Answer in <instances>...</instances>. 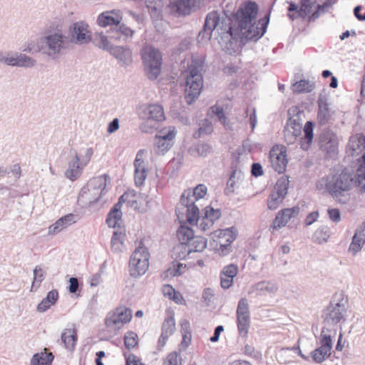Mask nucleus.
I'll use <instances>...</instances> for the list:
<instances>
[{
  "mask_svg": "<svg viewBox=\"0 0 365 365\" xmlns=\"http://www.w3.org/2000/svg\"><path fill=\"white\" fill-rule=\"evenodd\" d=\"M71 39V46L87 44L91 41V34L88 24L83 21L73 23L68 28V36Z\"/></svg>",
  "mask_w": 365,
  "mask_h": 365,
  "instance_id": "12",
  "label": "nucleus"
},
{
  "mask_svg": "<svg viewBox=\"0 0 365 365\" xmlns=\"http://www.w3.org/2000/svg\"><path fill=\"white\" fill-rule=\"evenodd\" d=\"M109 53L123 67H127L133 62L132 51L128 46H113Z\"/></svg>",
  "mask_w": 365,
  "mask_h": 365,
  "instance_id": "24",
  "label": "nucleus"
},
{
  "mask_svg": "<svg viewBox=\"0 0 365 365\" xmlns=\"http://www.w3.org/2000/svg\"><path fill=\"white\" fill-rule=\"evenodd\" d=\"M289 179L287 176L281 177L267 199V207L274 210L279 207L287 194Z\"/></svg>",
  "mask_w": 365,
  "mask_h": 365,
  "instance_id": "14",
  "label": "nucleus"
},
{
  "mask_svg": "<svg viewBox=\"0 0 365 365\" xmlns=\"http://www.w3.org/2000/svg\"><path fill=\"white\" fill-rule=\"evenodd\" d=\"M221 216V212L219 209H214L211 207L205 208V217L210 219L213 223Z\"/></svg>",
  "mask_w": 365,
  "mask_h": 365,
  "instance_id": "54",
  "label": "nucleus"
},
{
  "mask_svg": "<svg viewBox=\"0 0 365 365\" xmlns=\"http://www.w3.org/2000/svg\"><path fill=\"white\" fill-rule=\"evenodd\" d=\"M236 314L237 317L250 315L248 301L246 298H242L238 302Z\"/></svg>",
  "mask_w": 365,
  "mask_h": 365,
  "instance_id": "51",
  "label": "nucleus"
},
{
  "mask_svg": "<svg viewBox=\"0 0 365 365\" xmlns=\"http://www.w3.org/2000/svg\"><path fill=\"white\" fill-rule=\"evenodd\" d=\"M131 318L132 311L130 309L119 307L107 315L105 324L108 328L120 329L122 325L129 322Z\"/></svg>",
  "mask_w": 365,
  "mask_h": 365,
  "instance_id": "15",
  "label": "nucleus"
},
{
  "mask_svg": "<svg viewBox=\"0 0 365 365\" xmlns=\"http://www.w3.org/2000/svg\"><path fill=\"white\" fill-rule=\"evenodd\" d=\"M336 3V0H326L322 5L317 6V10L309 16L310 21H314L318 19L321 13L326 12L329 8Z\"/></svg>",
  "mask_w": 365,
  "mask_h": 365,
  "instance_id": "44",
  "label": "nucleus"
},
{
  "mask_svg": "<svg viewBox=\"0 0 365 365\" xmlns=\"http://www.w3.org/2000/svg\"><path fill=\"white\" fill-rule=\"evenodd\" d=\"M175 329V323L173 317H169L165 319L162 325V333L170 336Z\"/></svg>",
  "mask_w": 365,
  "mask_h": 365,
  "instance_id": "47",
  "label": "nucleus"
},
{
  "mask_svg": "<svg viewBox=\"0 0 365 365\" xmlns=\"http://www.w3.org/2000/svg\"><path fill=\"white\" fill-rule=\"evenodd\" d=\"M187 245L192 252H202L207 247V240L205 237L194 235Z\"/></svg>",
  "mask_w": 365,
  "mask_h": 365,
  "instance_id": "39",
  "label": "nucleus"
},
{
  "mask_svg": "<svg viewBox=\"0 0 365 365\" xmlns=\"http://www.w3.org/2000/svg\"><path fill=\"white\" fill-rule=\"evenodd\" d=\"M207 193V187L204 184H199L193 190H185L180 197L181 209L185 210L182 213L186 214V219L189 223H192L198 220L200 211L195 205V201L202 199ZM178 209H180L178 207Z\"/></svg>",
  "mask_w": 365,
  "mask_h": 365,
  "instance_id": "5",
  "label": "nucleus"
},
{
  "mask_svg": "<svg viewBox=\"0 0 365 365\" xmlns=\"http://www.w3.org/2000/svg\"><path fill=\"white\" fill-rule=\"evenodd\" d=\"M320 346L314 349L310 353V357L313 361L317 364H322L327 360L331 355L333 347L332 337L331 331L323 327L319 336Z\"/></svg>",
  "mask_w": 365,
  "mask_h": 365,
  "instance_id": "10",
  "label": "nucleus"
},
{
  "mask_svg": "<svg viewBox=\"0 0 365 365\" xmlns=\"http://www.w3.org/2000/svg\"><path fill=\"white\" fill-rule=\"evenodd\" d=\"M258 11L259 6L256 2L247 1L242 3L235 12L222 10L208 13L203 29L197 37V42L207 43L210 40L215 29L219 34H228L235 40L257 41L266 32L270 17L269 12L263 18L257 20Z\"/></svg>",
  "mask_w": 365,
  "mask_h": 365,
  "instance_id": "1",
  "label": "nucleus"
},
{
  "mask_svg": "<svg viewBox=\"0 0 365 365\" xmlns=\"http://www.w3.org/2000/svg\"><path fill=\"white\" fill-rule=\"evenodd\" d=\"M77 222V216L73 213L67 214L58 220L55 223L50 225L48 228V235H55L75 224Z\"/></svg>",
  "mask_w": 365,
  "mask_h": 365,
  "instance_id": "23",
  "label": "nucleus"
},
{
  "mask_svg": "<svg viewBox=\"0 0 365 365\" xmlns=\"http://www.w3.org/2000/svg\"><path fill=\"white\" fill-rule=\"evenodd\" d=\"M338 144L337 135L332 130L325 129L322 131L318 138V145L325 158H332L336 155Z\"/></svg>",
  "mask_w": 365,
  "mask_h": 365,
  "instance_id": "13",
  "label": "nucleus"
},
{
  "mask_svg": "<svg viewBox=\"0 0 365 365\" xmlns=\"http://www.w3.org/2000/svg\"><path fill=\"white\" fill-rule=\"evenodd\" d=\"M138 335L133 331H128L124 336L125 346L128 349L135 347L138 344Z\"/></svg>",
  "mask_w": 365,
  "mask_h": 365,
  "instance_id": "49",
  "label": "nucleus"
},
{
  "mask_svg": "<svg viewBox=\"0 0 365 365\" xmlns=\"http://www.w3.org/2000/svg\"><path fill=\"white\" fill-rule=\"evenodd\" d=\"M354 187L365 192V175L344 169L340 173L329 175L326 178L325 188L334 200L345 205L350 200V191Z\"/></svg>",
  "mask_w": 365,
  "mask_h": 365,
  "instance_id": "2",
  "label": "nucleus"
},
{
  "mask_svg": "<svg viewBox=\"0 0 365 365\" xmlns=\"http://www.w3.org/2000/svg\"><path fill=\"white\" fill-rule=\"evenodd\" d=\"M193 236V230L187 225H181L177 231V237L179 242L189 243Z\"/></svg>",
  "mask_w": 365,
  "mask_h": 365,
  "instance_id": "41",
  "label": "nucleus"
},
{
  "mask_svg": "<svg viewBox=\"0 0 365 365\" xmlns=\"http://www.w3.org/2000/svg\"><path fill=\"white\" fill-rule=\"evenodd\" d=\"M140 55L147 77L152 81L157 79L161 73L160 52L151 46H146L141 50Z\"/></svg>",
  "mask_w": 365,
  "mask_h": 365,
  "instance_id": "8",
  "label": "nucleus"
},
{
  "mask_svg": "<svg viewBox=\"0 0 365 365\" xmlns=\"http://www.w3.org/2000/svg\"><path fill=\"white\" fill-rule=\"evenodd\" d=\"M349 148L355 153H359L365 149V136L356 134L349 138Z\"/></svg>",
  "mask_w": 365,
  "mask_h": 365,
  "instance_id": "37",
  "label": "nucleus"
},
{
  "mask_svg": "<svg viewBox=\"0 0 365 365\" xmlns=\"http://www.w3.org/2000/svg\"><path fill=\"white\" fill-rule=\"evenodd\" d=\"M123 19L120 11L113 9L101 13L96 20L98 26L102 28L115 27Z\"/></svg>",
  "mask_w": 365,
  "mask_h": 365,
  "instance_id": "20",
  "label": "nucleus"
},
{
  "mask_svg": "<svg viewBox=\"0 0 365 365\" xmlns=\"http://www.w3.org/2000/svg\"><path fill=\"white\" fill-rule=\"evenodd\" d=\"M290 128V131L292 130V133H295V135H301L302 126L299 119L289 118L285 126V128Z\"/></svg>",
  "mask_w": 365,
  "mask_h": 365,
  "instance_id": "50",
  "label": "nucleus"
},
{
  "mask_svg": "<svg viewBox=\"0 0 365 365\" xmlns=\"http://www.w3.org/2000/svg\"><path fill=\"white\" fill-rule=\"evenodd\" d=\"M316 3L315 0H301V8H300V12H303L304 15L305 16L312 14L313 7L314 6Z\"/></svg>",
  "mask_w": 365,
  "mask_h": 365,
  "instance_id": "53",
  "label": "nucleus"
},
{
  "mask_svg": "<svg viewBox=\"0 0 365 365\" xmlns=\"http://www.w3.org/2000/svg\"><path fill=\"white\" fill-rule=\"evenodd\" d=\"M288 11L289 12L295 11V14H288L289 18L292 20H294L297 18H298L299 16L305 17L303 12L299 11L300 9L298 8V6L292 1L289 3Z\"/></svg>",
  "mask_w": 365,
  "mask_h": 365,
  "instance_id": "57",
  "label": "nucleus"
},
{
  "mask_svg": "<svg viewBox=\"0 0 365 365\" xmlns=\"http://www.w3.org/2000/svg\"><path fill=\"white\" fill-rule=\"evenodd\" d=\"M269 160L272 168L278 173H282L288 163L285 149L274 146L269 151Z\"/></svg>",
  "mask_w": 365,
  "mask_h": 365,
  "instance_id": "18",
  "label": "nucleus"
},
{
  "mask_svg": "<svg viewBox=\"0 0 365 365\" xmlns=\"http://www.w3.org/2000/svg\"><path fill=\"white\" fill-rule=\"evenodd\" d=\"M252 175L255 177H259L263 175L262 166L259 163H254L251 168Z\"/></svg>",
  "mask_w": 365,
  "mask_h": 365,
  "instance_id": "64",
  "label": "nucleus"
},
{
  "mask_svg": "<svg viewBox=\"0 0 365 365\" xmlns=\"http://www.w3.org/2000/svg\"><path fill=\"white\" fill-rule=\"evenodd\" d=\"M328 215L331 221L339 222L341 220V214L339 209L331 208L328 210Z\"/></svg>",
  "mask_w": 365,
  "mask_h": 365,
  "instance_id": "60",
  "label": "nucleus"
},
{
  "mask_svg": "<svg viewBox=\"0 0 365 365\" xmlns=\"http://www.w3.org/2000/svg\"><path fill=\"white\" fill-rule=\"evenodd\" d=\"M78 340L77 330L75 327L73 329H65L61 335V344L71 351L75 349Z\"/></svg>",
  "mask_w": 365,
  "mask_h": 365,
  "instance_id": "29",
  "label": "nucleus"
},
{
  "mask_svg": "<svg viewBox=\"0 0 365 365\" xmlns=\"http://www.w3.org/2000/svg\"><path fill=\"white\" fill-rule=\"evenodd\" d=\"M346 314V302L344 299L334 298L324 311V320L330 325H336L345 322Z\"/></svg>",
  "mask_w": 365,
  "mask_h": 365,
  "instance_id": "11",
  "label": "nucleus"
},
{
  "mask_svg": "<svg viewBox=\"0 0 365 365\" xmlns=\"http://www.w3.org/2000/svg\"><path fill=\"white\" fill-rule=\"evenodd\" d=\"M195 150L199 156H207L211 150V147L207 143H201L195 145Z\"/></svg>",
  "mask_w": 365,
  "mask_h": 365,
  "instance_id": "58",
  "label": "nucleus"
},
{
  "mask_svg": "<svg viewBox=\"0 0 365 365\" xmlns=\"http://www.w3.org/2000/svg\"><path fill=\"white\" fill-rule=\"evenodd\" d=\"M240 174L241 172L238 171L237 169H233L232 170V173L227 182V187L225 190L226 194H230L234 192V187L236 183L235 178H239Z\"/></svg>",
  "mask_w": 365,
  "mask_h": 365,
  "instance_id": "46",
  "label": "nucleus"
},
{
  "mask_svg": "<svg viewBox=\"0 0 365 365\" xmlns=\"http://www.w3.org/2000/svg\"><path fill=\"white\" fill-rule=\"evenodd\" d=\"M176 135V130L174 127L163 128L160 130L159 134L155 136V152L158 155H163L173 145V139Z\"/></svg>",
  "mask_w": 365,
  "mask_h": 365,
  "instance_id": "16",
  "label": "nucleus"
},
{
  "mask_svg": "<svg viewBox=\"0 0 365 365\" xmlns=\"http://www.w3.org/2000/svg\"><path fill=\"white\" fill-rule=\"evenodd\" d=\"M138 117L143 120L159 122L165 119L163 108L159 104L140 106L137 109Z\"/></svg>",
  "mask_w": 365,
  "mask_h": 365,
  "instance_id": "17",
  "label": "nucleus"
},
{
  "mask_svg": "<svg viewBox=\"0 0 365 365\" xmlns=\"http://www.w3.org/2000/svg\"><path fill=\"white\" fill-rule=\"evenodd\" d=\"M93 155V149L92 148H86L81 156L78 155L76 150L71 149L68 167L64 173L65 177L71 181L78 179L82 175L84 168L89 163Z\"/></svg>",
  "mask_w": 365,
  "mask_h": 365,
  "instance_id": "6",
  "label": "nucleus"
},
{
  "mask_svg": "<svg viewBox=\"0 0 365 365\" xmlns=\"http://www.w3.org/2000/svg\"><path fill=\"white\" fill-rule=\"evenodd\" d=\"M319 217V214L318 211H313L310 212L306 217L304 223L307 226H309L312 225L314 222L317 220Z\"/></svg>",
  "mask_w": 365,
  "mask_h": 365,
  "instance_id": "63",
  "label": "nucleus"
},
{
  "mask_svg": "<svg viewBox=\"0 0 365 365\" xmlns=\"http://www.w3.org/2000/svg\"><path fill=\"white\" fill-rule=\"evenodd\" d=\"M149 252L145 247L135 250L129 260V273L133 277L143 275L149 267Z\"/></svg>",
  "mask_w": 365,
  "mask_h": 365,
  "instance_id": "9",
  "label": "nucleus"
},
{
  "mask_svg": "<svg viewBox=\"0 0 365 365\" xmlns=\"http://www.w3.org/2000/svg\"><path fill=\"white\" fill-rule=\"evenodd\" d=\"M36 60L24 53L12 55L11 66L31 68L36 65Z\"/></svg>",
  "mask_w": 365,
  "mask_h": 365,
  "instance_id": "31",
  "label": "nucleus"
},
{
  "mask_svg": "<svg viewBox=\"0 0 365 365\" xmlns=\"http://www.w3.org/2000/svg\"><path fill=\"white\" fill-rule=\"evenodd\" d=\"M237 328L239 333L242 336H246L250 328V315L237 316Z\"/></svg>",
  "mask_w": 365,
  "mask_h": 365,
  "instance_id": "43",
  "label": "nucleus"
},
{
  "mask_svg": "<svg viewBox=\"0 0 365 365\" xmlns=\"http://www.w3.org/2000/svg\"><path fill=\"white\" fill-rule=\"evenodd\" d=\"M212 112L217 117L220 122L225 126H227V118L225 115L224 109L222 107L215 105L211 107Z\"/></svg>",
  "mask_w": 365,
  "mask_h": 365,
  "instance_id": "52",
  "label": "nucleus"
},
{
  "mask_svg": "<svg viewBox=\"0 0 365 365\" xmlns=\"http://www.w3.org/2000/svg\"><path fill=\"white\" fill-rule=\"evenodd\" d=\"M299 207L294 206L291 208L282 210L278 212L272 222V227L275 229H279L284 227L290 219L295 217L299 213Z\"/></svg>",
  "mask_w": 365,
  "mask_h": 365,
  "instance_id": "25",
  "label": "nucleus"
},
{
  "mask_svg": "<svg viewBox=\"0 0 365 365\" xmlns=\"http://www.w3.org/2000/svg\"><path fill=\"white\" fill-rule=\"evenodd\" d=\"M197 222L199 228L202 231L210 230L214 224L210 219H207L205 216H203L202 219H200V217L198 216V220L190 224L192 225Z\"/></svg>",
  "mask_w": 365,
  "mask_h": 365,
  "instance_id": "55",
  "label": "nucleus"
},
{
  "mask_svg": "<svg viewBox=\"0 0 365 365\" xmlns=\"http://www.w3.org/2000/svg\"><path fill=\"white\" fill-rule=\"evenodd\" d=\"M132 195L134 196V194L132 192H125L122 195L118 200V202L114 205V207L110 210L109 213L108 214L106 218V223L110 227L115 228L117 227H120V222L122 221V212L120 211V205L127 201L128 202L130 200L128 199L129 197Z\"/></svg>",
  "mask_w": 365,
  "mask_h": 365,
  "instance_id": "19",
  "label": "nucleus"
},
{
  "mask_svg": "<svg viewBox=\"0 0 365 365\" xmlns=\"http://www.w3.org/2000/svg\"><path fill=\"white\" fill-rule=\"evenodd\" d=\"M143 152V150H139L134 160V179L135 185L138 187H140L144 184L147 177V169L142 158Z\"/></svg>",
  "mask_w": 365,
  "mask_h": 365,
  "instance_id": "26",
  "label": "nucleus"
},
{
  "mask_svg": "<svg viewBox=\"0 0 365 365\" xmlns=\"http://www.w3.org/2000/svg\"><path fill=\"white\" fill-rule=\"evenodd\" d=\"M58 299V292L56 289H53L47 293V295L43 298L37 306V311L39 312H45L51 306L54 305Z\"/></svg>",
  "mask_w": 365,
  "mask_h": 365,
  "instance_id": "32",
  "label": "nucleus"
},
{
  "mask_svg": "<svg viewBox=\"0 0 365 365\" xmlns=\"http://www.w3.org/2000/svg\"><path fill=\"white\" fill-rule=\"evenodd\" d=\"M284 140L288 145H292L295 143L297 138L299 137V135H296L290 131V128H285L284 130Z\"/></svg>",
  "mask_w": 365,
  "mask_h": 365,
  "instance_id": "59",
  "label": "nucleus"
},
{
  "mask_svg": "<svg viewBox=\"0 0 365 365\" xmlns=\"http://www.w3.org/2000/svg\"><path fill=\"white\" fill-rule=\"evenodd\" d=\"M192 252L187 243L179 242L173 247L172 257L175 259H185Z\"/></svg>",
  "mask_w": 365,
  "mask_h": 365,
  "instance_id": "36",
  "label": "nucleus"
},
{
  "mask_svg": "<svg viewBox=\"0 0 365 365\" xmlns=\"http://www.w3.org/2000/svg\"><path fill=\"white\" fill-rule=\"evenodd\" d=\"M318 113L317 118L321 125H325L329 123L331 116V112L329 110V104L325 98L320 97L318 100Z\"/></svg>",
  "mask_w": 365,
  "mask_h": 365,
  "instance_id": "30",
  "label": "nucleus"
},
{
  "mask_svg": "<svg viewBox=\"0 0 365 365\" xmlns=\"http://www.w3.org/2000/svg\"><path fill=\"white\" fill-rule=\"evenodd\" d=\"M108 178L109 177L107 175H103L91 179L86 186L81 189L78 197V202L88 205L96 203L106 187Z\"/></svg>",
  "mask_w": 365,
  "mask_h": 365,
  "instance_id": "7",
  "label": "nucleus"
},
{
  "mask_svg": "<svg viewBox=\"0 0 365 365\" xmlns=\"http://www.w3.org/2000/svg\"><path fill=\"white\" fill-rule=\"evenodd\" d=\"M163 365H181L179 362L178 356L177 353H170L164 362Z\"/></svg>",
  "mask_w": 365,
  "mask_h": 365,
  "instance_id": "61",
  "label": "nucleus"
},
{
  "mask_svg": "<svg viewBox=\"0 0 365 365\" xmlns=\"http://www.w3.org/2000/svg\"><path fill=\"white\" fill-rule=\"evenodd\" d=\"M252 289L257 292L258 294L265 295L274 294L278 290V286L271 281H262L255 284Z\"/></svg>",
  "mask_w": 365,
  "mask_h": 365,
  "instance_id": "34",
  "label": "nucleus"
},
{
  "mask_svg": "<svg viewBox=\"0 0 365 365\" xmlns=\"http://www.w3.org/2000/svg\"><path fill=\"white\" fill-rule=\"evenodd\" d=\"M313 129V123L307 121L303 129L304 135L300 140V147L304 150H307L311 146L314 138Z\"/></svg>",
  "mask_w": 365,
  "mask_h": 365,
  "instance_id": "33",
  "label": "nucleus"
},
{
  "mask_svg": "<svg viewBox=\"0 0 365 365\" xmlns=\"http://www.w3.org/2000/svg\"><path fill=\"white\" fill-rule=\"evenodd\" d=\"M237 237L236 230L234 227L225 229L220 232L219 247L217 248L220 255L225 256L231 251V243Z\"/></svg>",
  "mask_w": 365,
  "mask_h": 365,
  "instance_id": "22",
  "label": "nucleus"
},
{
  "mask_svg": "<svg viewBox=\"0 0 365 365\" xmlns=\"http://www.w3.org/2000/svg\"><path fill=\"white\" fill-rule=\"evenodd\" d=\"M108 32L110 38L118 41H120L122 38L124 41L132 38L135 34L134 30L121 22L115 27L110 28Z\"/></svg>",
  "mask_w": 365,
  "mask_h": 365,
  "instance_id": "28",
  "label": "nucleus"
},
{
  "mask_svg": "<svg viewBox=\"0 0 365 365\" xmlns=\"http://www.w3.org/2000/svg\"><path fill=\"white\" fill-rule=\"evenodd\" d=\"M314 87V84L308 80H300L292 85L294 92L297 93H309Z\"/></svg>",
  "mask_w": 365,
  "mask_h": 365,
  "instance_id": "42",
  "label": "nucleus"
},
{
  "mask_svg": "<svg viewBox=\"0 0 365 365\" xmlns=\"http://www.w3.org/2000/svg\"><path fill=\"white\" fill-rule=\"evenodd\" d=\"M54 359L51 352L41 351L35 354L31 359V365H51Z\"/></svg>",
  "mask_w": 365,
  "mask_h": 365,
  "instance_id": "35",
  "label": "nucleus"
},
{
  "mask_svg": "<svg viewBox=\"0 0 365 365\" xmlns=\"http://www.w3.org/2000/svg\"><path fill=\"white\" fill-rule=\"evenodd\" d=\"M168 6L173 14L187 16L197 6V0H170Z\"/></svg>",
  "mask_w": 365,
  "mask_h": 365,
  "instance_id": "21",
  "label": "nucleus"
},
{
  "mask_svg": "<svg viewBox=\"0 0 365 365\" xmlns=\"http://www.w3.org/2000/svg\"><path fill=\"white\" fill-rule=\"evenodd\" d=\"M124 234L122 232L114 231L111 237V247L115 251H119L123 246Z\"/></svg>",
  "mask_w": 365,
  "mask_h": 365,
  "instance_id": "45",
  "label": "nucleus"
},
{
  "mask_svg": "<svg viewBox=\"0 0 365 365\" xmlns=\"http://www.w3.org/2000/svg\"><path fill=\"white\" fill-rule=\"evenodd\" d=\"M233 284V278L220 274V284L223 289L230 288Z\"/></svg>",
  "mask_w": 365,
  "mask_h": 365,
  "instance_id": "62",
  "label": "nucleus"
},
{
  "mask_svg": "<svg viewBox=\"0 0 365 365\" xmlns=\"http://www.w3.org/2000/svg\"><path fill=\"white\" fill-rule=\"evenodd\" d=\"M237 272L238 267L236 264H230L222 269L220 274L225 275L227 277L234 278L237 275Z\"/></svg>",
  "mask_w": 365,
  "mask_h": 365,
  "instance_id": "56",
  "label": "nucleus"
},
{
  "mask_svg": "<svg viewBox=\"0 0 365 365\" xmlns=\"http://www.w3.org/2000/svg\"><path fill=\"white\" fill-rule=\"evenodd\" d=\"M329 237L330 231L326 226L321 227L315 232L316 240L319 244L327 242Z\"/></svg>",
  "mask_w": 365,
  "mask_h": 365,
  "instance_id": "48",
  "label": "nucleus"
},
{
  "mask_svg": "<svg viewBox=\"0 0 365 365\" xmlns=\"http://www.w3.org/2000/svg\"><path fill=\"white\" fill-rule=\"evenodd\" d=\"M45 279V272L42 267L37 265L34 269V279L31 287V292H36L40 287L41 283Z\"/></svg>",
  "mask_w": 365,
  "mask_h": 365,
  "instance_id": "40",
  "label": "nucleus"
},
{
  "mask_svg": "<svg viewBox=\"0 0 365 365\" xmlns=\"http://www.w3.org/2000/svg\"><path fill=\"white\" fill-rule=\"evenodd\" d=\"M93 43L98 48L110 51V49L113 47L108 39V36H106L103 32L96 33L93 39Z\"/></svg>",
  "mask_w": 365,
  "mask_h": 365,
  "instance_id": "38",
  "label": "nucleus"
},
{
  "mask_svg": "<svg viewBox=\"0 0 365 365\" xmlns=\"http://www.w3.org/2000/svg\"><path fill=\"white\" fill-rule=\"evenodd\" d=\"M202 68L203 62L199 59H192L191 64L188 66L185 98L189 105L198 98L203 87Z\"/></svg>",
  "mask_w": 365,
  "mask_h": 365,
  "instance_id": "4",
  "label": "nucleus"
},
{
  "mask_svg": "<svg viewBox=\"0 0 365 365\" xmlns=\"http://www.w3.org/2000/svg\"><path fill=\"white\" fill-rule=\"evenodd\" d=\"M71 48V39L61 30L46 31L40 38L39 50L51 60L58 58Z\"/></svg>",
  "mask_w": 365,
  "mask_h": 365,
  "instance_id": "3",
  "label": "nucleus"
},
{
  "mask_svg": "<svg viewBox=\"0 0 365 365\" xmlns=\"http://www.w3.org/2000/svg\"><path fill=\"white\" fill-rule=\"evenodd\" d=\"M365 244V222L359 225L352 237L351 242L349 247V251L353 255H356L361 251Z\"/></svg>",
  "mask_w": 365,
  "mask_h": 365,
  "instance_id": "27",
  "label": "nucleus"
}]
</instances>
